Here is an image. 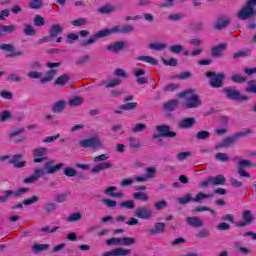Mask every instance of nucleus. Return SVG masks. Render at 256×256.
<instances>
[{
  "label": "nucleus",
  "instance_id": "f257e3e1",
  "mask_svg": "<svg viewBox=\"0 0 256 256\" xmlns=\"http://www.w3.org/2000/svg\"><path fill=\"white\" fill-rule=\"evenodd\" d=\"M180 99H183V107L184 109H197V107H201V99L199 96L193 92V90L184 91L178 94Z\"/></svg>",
  "mask_w": 256,
  "mask_h": 256
},
{
  "label": "nucleus",
  "instance_id": "f03ea898",
  "mask_svg": "<svg viewBox=\"0 0 256 256\" xmlns=\"http://www.w3.org/2000/svg\"><path fill=\"white\" fill-rule=\"evenodd\" d=\"M256 0H247L246 4L239 10L237 18L240 21L251 19L255 15Z\"/></svg>",
  "mask_w": 256,
  "mask_h": 256
},
{
  "label": "nucleus",
  "instance_id": "7ed1b4c3",
  "mask_svg": "<svg viewBox=\"0 0 256 256\" xmlns=\"http://www.w3.org/2000/svg\"><path fill=\"white\" fill-rule=\"evenodd\" d=\"M80 146L93 149L94 151H99V149H103V147H105V143L101 138L95 136L80 141Z\"/></svg>",
  "mask_w": 256,
  "mask_h": 256
},
{
  "label": "nucleus",
  "instance_id": "20e7f679",
  "mask_svg": "<svg viewBox=\"0 0 256 256\" xmlns=\"http://www.w3.org/2000/svg\"><path fill=\"white\" fill-rule=\"evenodd\" d=\"M135 243H137V239L133 237H113L106 240L107 245H115L116 247H129Z\"/></svg>",
  "mask_w": 256,
  "mask_h": 256
},
{
  "label": "nucleus",
  "instance_id": "39448f33",
  "mask_svg": "<svg viewBox=\"0 0 256 256\" xmlns=\"http://www.w3.org/2000/svg\"><path fill=\"white\" fill-rule=\"evenodd\" d=\"M206 77H210V85L214 88H219L223 85V80L225 79V75L223 73H206Z\"/></svg>",
  "mask_w": 256,
  "mask_h": 256
},
{
  "label": "nucleus",
  "instance_id": "423d86ee",
  "mask_svg": "<svg viewBox=\"0 0 256 256\" xmlns=\"http://www.w3.org/2000/svg\"><path fill=\"white\" fill-rule=\"evenodd\" d=\"M65 167V164L59 163L55 165V160H49L44 164V170L46 171V175H55L57 171H61Z\"/></svg>",
  "mask_w": 256,
  "mask_h": 256
},
{
  "label": "nucleus",
  "instance_id": "0eeeda50",
  "mask_svg": "<svg viewBox=\"0 0 256 256\" xmlns=\"http://www.w3.org/2000/svg\"><path fill=\"white\" fill-rule=\"evenodd\" d=\"M224 93L228 99H233L234 101H248L249 98L246 95H241L239 91L233 88H225Z\"/></svg>",
  "mask_w": 256,
  "mask_h": 256
},
{
  "label": "nucleus",
  "instance_id": "6e6552de",
  "mask_svg": "<svg viewBox=\"0 0 256 256\" xmlns=\"http://www.w3.org/2000/svg\"><path fill=\"white\" fill-rule=\"evenodd\" d=\"M59 63H51V62H48L46 64V67H48L49 70L46 74L45 77L41 78L40 79V82L41 83H49V81H53V77H55V74L57 73V70L55 68L59 67Z\"/></svg>",
  "mask_w": 256,
  "mask_h": 256
},
{
  "label": "nucleus",
  "instance_id": "1a4fd4ad",
  "mask_svg": "<svg viewBox=\"0 0 256 256\" xmlns=\"http://www.w3.org/2000/svg\"><path fill=\"white\" fill-rule=\"evenodd\" d=\"M0 49L2 51H7L9 57H23V51L15 50L13 44H1Z\"/></svg>",
  "mask_w": 256,
  "mask_h": 256
},
{
  "label": "nucleus",
  "instance_id": "9d476101",
  "mask_svg": "<svg viewBox=\"0 0 256 256\" xmlns=\"http://www.w3.org/2000/svg\"><path fill=\"white\" fill-rule=\"evenodd\" d=\"M49 154V150L47 148H36L33 150L34 163H43L45 161V157Z\"/></svg>",
  "mask_w": 256,
  "mask_h": 256
},
{
  "label": "nucleus",
  "instance_id": "9b49d317",
  "mask_svg": "<svg viewBox=\"0 0 256 256\" xmlns=\"http://www.w3.org/2000/svg\"><path fill=\"white\" fill-rule=\"evenodd\" d=\"M135 215L139 219H151L153 217V210L147 207H140L135 210Z\"/></svg>",
  "mask_w": 256,
  "mask_h": 256
},
{
  "label": "nucleus",
  "instance_id": "f8f14e48",
  "mask_svg": "<svg viewBox=\"0 0 256 256\" xmlns=\"http://www.w3.org/2000/svg\"><path fill=\"white\" fill-rule=\"evenodd\" d=\"M23 159V155L16 154V155H10V165H13L17 169H21L22 167H25V161L21 160Z\"/></svg>",
  "mask_w": 256,
  "mask_h": 256
},
{
  "label": "nucleus",
  "instance_id": "ddd939ff",
  "mask_svg": "<svg viewBox=\"0 0 256 256\" xmlns=\"http://www.w3.org/2000/svg\"><path fill=\"white\" fill-rule=\"evenodd\" d=\"M115 191H117V187L109 186L104 190V194L108 195L109 197H115L116 199H123V197H125V193H123V191Z\"/></svg>",
  "mask_w": 256,
  "mask_h": 256
},
{
  "label": "nucleus",
  "instance_id": "4468645a",
  "mask_svg": "<svg viewBox=\"0 0 256 256\" xmlns=\"http://www.w3.org/2000/svg\"><path fill=\"white\" fill-rule=\"evenodd\" d=\"M156 131L160 133L161 137H175V132L171 131V128L167 125L156 126Z\"/></svg>",
  "mask_w": 256,
  "mask_h": 256
},
{
  "label": "nucleus",
  "instance_id": "2eb2a0df",
  "mask_svg": "<svg viewBox=\"0 0 256 256\" xmlns=\"http://www.w3.org/2000/svg\"><path fill=\"white\" fill-rule=\"evenodd\" d=\"M7 196L14 199H19V197H23L25 193H29V188H20L16 191L13 190H6Z\"/></svg>",
  "mask_w": 256,
  "mask_h": 256
},
{
  "label": "nucleus",
  "instance_id": "dca6fc26",
  "mask_svg": "<svg viewBox=\"0 0 256 256\" xmlns=\"http://www.w3.org/2000/svg\"><path fill=\"white\" fill-rule=\"evenodd\" d=\"M231 23V18L229 16H220L215 24V29H225Z\"/></svg>",
  "mask_w": 256,
  "mask_h": 256
},
{
  "label": "nucleus",
  "instance_id": "f3484780",
  "mask_svg": "<svg viewBox=\"0 0 256 256\" xmlns=\"http://www.w3.org/2000/svg\"><path fill=\"white\" fill-rule=\"evenodd\" d=\"M150 235H159L160 233H165V223L157 222L154 224V228L148 230Z\"/></svg>",
  "mask_w": 256,
  "mask_h": 256
},
{
  "label": "nucleus",
  "instance_id": "a211bd4d",
  "mask_svg": "<svg viewBox=\"0 0 256 256\" xmlns=\"http://www.w3.org/2000/svg\"><path fill=\"white\" fill-rule=\"evenodd\" d=\"M15 29H17L15 24L0 26V37H5L9 33H15Z\"/></svg>",
  "mask_w": 256,
  "mask_h": 256
},
{
  "label": "nucleus",
  "instance_id": "6ab92c4d",
  "mask_svg": "<svg viewBox=\"0 0 256 256\" xmlns=\"http://www.w3.org/2000/svg\"><path fill=\"white\" fill-rule=\"evenodd\" d=\"M227 49V44H220L214 48H212V57H223V51Z\"/></svg>",
  "mask_w": 256,
  "mask_h": 256
},
{
  "label": "nucleus",
  "instance_id": "aec40b11",
  "mask_svg": "<svg viewBox=\"0 0 256 256\" xmlns=\"http://www.w3.org/2000/svg\"><path fill=\"white\" fill-rule=\"evenodd\" d=\"M125 47V42L120 41L116 42L114 44H111L107 47V51H111L112 53H119L120 51H123V48Z\"/></svg>",
  "mask_w": 256,
  "mask_h": 256
},
{
  "label": "nucleus",
  "instance_id": "412c9836",
  "mask_svg": "<svg viewBox=\"0 0 256 256\" xmlns=\"http://www.w3.org/2000/svg\"><path fill=\"white\" fill-rule=\"evenodd\" d=\"M186 223H188L190 227H195V228L203 227V220H201L198 217H188L186 218Z\"/></svg>",
  "mask_w": 256,
  "mask_h": 256
},
{
  "label": "nucleus",
  "instance_id": "4be33fe9",
  "mask_svg": "<svg viewBox=\"0 0 256 256\" xmlns=\"http://www.w3.org/2000/svg\"><path fill=\"white\" fill-rule=\"evenodd\" d=\"M111 167V163L102 162L91 168V173H101V171H105V169H109Z\"/></svg>",
  "mask_w": 256,
  "mask_h": 256
},
{
  "label": "nucleus",
  "instance_id": "5701e85b",
  "mask_svg": "<svg viewBox=\"0 0 256 256\" xmlns=\"http://www.w3.org/2000/svg\"><path fill=\"white\" fill-rule=\"evenodd\" d=\"M114 11H117V7H115L112 4H106L98 9V12L102 13V15H109L110 13H113Z\"/></svg>",
  "mask_w": 256,
  "mask_h": 256
},
{
  "label": "nucleus",
  "instance_id": "b1692460",
  "mask_svg": "<svg viewBox=\"0 0 256 256\" xmlns=\"http://www.w3.org/2000/svg\"><path fill=\"white\" fill-rule=\"evenodd\" d=\"M195 125V118H185L179 122L180 129H189Z\"/></svg>",
  "mask_w": 256,
  "mask_h": 256
},
{
  "label": "nucleus",
  "instance_id": "393cba45",
  "mask_svg": "<svg viewBox=\"0 0 256 256\" xmlns=\"http://www.w3.org/2000/svg\"><path fill=\"white\" fill-rule=\"evenodd\" d=\"M234 143H235V139L229 137V138L222 140L220 143H218L215 146V149L231 147V145H233Z\"/></svg>",
  "mask_w": 256,
  "mask_h": 256
},
{
  "label": "nucleus",
  "instance_id": "a878e982",
  "mask_svg": "<svg viewBox=\"0 0 256 256\" xmlns=\"http://www.w3.org/2000/svg\"><path fill=\"white\" fill-rule=\"evenodd\" d=\"M243 220L244 222H239L237 224L238 227H245L247 223H251V221H253V215L251 214V211H246L243 213Z\"/></svg>",
  "mask_w": 256,
  "mask_h": 256
},
{
  "label": "nucleus",
  "instance_id": "bb28decb",
  "mask_svg": "<svg viewBox=\"0 0 256 256\" xmlns=\"http://www.w3.org/2000/svg\"><path fill=\"white\" fill-rule=\"evenodd\" d=\"M137 61H143L144 63H149V65H158L159 61L151 56H139Z\"/></svg>",
  "mask_w": 256,
  "mask_h": 256
},
{
  "label": "nucleus",
  "instance_id": "cd10ccee",
  "mask_svg": "<svg viewBox=\"0 0 256 256\" xmlns=\"http://www.w3.org/2000/svg\"><path fill=\"white\" fill-rule=\"evenodd\" d=\"M51 247L49 244H34L31 249L34 253H41L42 251H47Z\"/></svg>",
  "mask_w": 256,
  "mask_h": 256
},
{
  "label": "nucleus",
  "instance_id": "c85d7f7f",
  "mask_svg": "<svg viewBox=\"0 0 256 256\" xmlns=\"http://www.w3.org/2000/svg\"><path fill=\"white\" fill-rule=\"evenodd\" d=\"M149 49H152V51H165V49H167V44L154 42L149 44Z\"/></svg>",
  "mask_w": 256,
  "mask_h": 256
},
{
  "label": "nucleus",
  "instance_id": "c756f323",
  "mask_svg": "<svg viewBox=\"0 0 256 256\" xmlns=\"http://www.w3.org/2000/svg\"><path fill=\"white\" fill-rule=\"evenodd\" d=\"M179 106V100H170L164 104L166 111H175Z\"/></svg>",
  "mask_w": 256,
  "mask_h": 256
},
{
  "label": "nucleus",
  "instance_id": "7c9ffc66",
  "mask_svg": "<svg viewBox=\"0 0 256 256\" xmlns=\"http://www.w3.org/2000/svg\"><path fill=\"white\" fill-rule=\"evenodd\" d=\"M63 31V27L59 24H54L50 30V37H58L60 33Z\"/></svg>",
  "mask_w": 256,
  "mask_h": 256
},
{
  "label": "nucleus",
  "instance_id": "2f4dec72",
  "mask_svg": "<svg viewBox=\"0 0 256 256\" xmlns=\"http://www.w3.org/2000/svg\"><path fill=\"white\" fill-rule=\"evenodd\" d=\"M115 256H128L132 253L131 249L118 247L114 249Z\"/></svg>",
  "mask_w": 256,
  "mask_h": 256
},
{
  "label": "nucleus",
  "instance_id": "473e14b6",
  "mask_svg": "<svg viewBox=\"0 0 256 256\" xmlns=\"http://www.w3.org/2000/svg\"><path fill=\"white\" fill-rule=\"evenodd\" d=\"M211 198H213V194H205L203 192H200L196 195L195 198L192 199V201H194V203H201L203 199H211Z\"/></svg>",
  "mask_w": 256,
  "mask_h": 256
},
{
  "label": "nucleus",
  "instance_id": "72a5a7b5",
  "mask_svg": "<svg viewBox=\"0 0 256 256\" xmlns=\"http://www.w3.org/2000/svg\"><path fill=\"white\" fill-rule=\"evenodd\" d=\"M196 211L197 213H203L205 211H208L209 213H211L212 217H217V212L207 206H199L198 208H196Z\"/></svg>",
  "mask_w": 256,
  "mask_h": 256
},
{
  "label": "nucleus",
  "instance_id": "f704fd0d",
  "mask_svg": "<svg viewBox=\"0 0 256 256\" xmlns=\"http://www.w3.org/2000/svg\"><path fill=\"white\" fill-rule=\"evenodd\" d=\"M82 104H83V99L79 96H74L69 101L70 107H79V105H82Z\"/></svg>",
  "mask_w": 256,
  "mask_h": 256
},
{
  "label": "nucleus",
  "instance_id": "c9c22d12",
  "mask_svg": "<svg viewBox=\"0 0 256 256\" xmlns=\"http://www.w3.org/2000/svg\"><path fill=\"white\" fill-rule=\"evenodd\" d=\"M7 81H10L11 83H21L23 78L16 73H12L7 76Z\"/></svg>",
  "mask_w": 256,
  "mask_h": 256
},
{
  "label": "nucleus",
  "instance_id": "e433bc0d",
  "mask_svg": "<svg viewBox=\"0 0 256 256\" xmlns=\"http://www.w3.org/2000/svg\"><path fill=\"white\" fill-rule=\"evenodd\" d=\"M155 167H148L146 168V174L144 175L146 180L149 181L151 179H154L155 173H156Z\"/></svg>",
  "mask_w": 256,
  "mask_h": 256
},
{
  "label": "nucleus",
  "instance_id": "4c0bfd02",
  "mask_svg": "<svg viewBox=\"0 0 256 256\" xmlns=\"http://www.w3.org/2000/svg\"><path fill=\"white\" fill-rule=\"evenodd\" d=\"M63 109H65V101L60 100L54 104V107H53L54 113H61Z\"/></svg>",
  "mask_w": 256,
  "mask_h": 256
},
{
  "label": "nucleus",
  "instance_id": "58836bf2",
  "mask_svg": "<svg viewBox=\"0 0 256 256\" xmlns=\"http://www.w3.org/2000/svg\"><path fill=\"white\" fill-rule=\"evenodd\" d=\"M145 129H147L146 124L138 123L131 128V131L132 133H141L142 131H145Z\"/></svg>",
  "mask_w": 256,
  "mask_h": 256
},
{
  "label": "nucleus",
  "instance_id": "ea45409f",
  "mask_svg": "<svg viewBox=\"0 0 256 256\" xmlns=\"http://www.w3.org/2000/svg\"><path fill=\"white\" fill-rule=\"evenodd\" d=\"M251 51L249 50H240L233 54V59H241V57H249Z\"/></svg>",
  "mask_w": 256,
  "mask_h": 256
},
{
  "label": "nucleus",
  "instance_id": "a19ab883",
  "mask_svg": "<svg viewBox=\"0 0 256 256\" xmlns=\"http://www.w3.org/2000/svg\"><path fill=\"white\" fill-rule=\"evenodd\" d=\"M190 77H191V72L185 71V72H181L178 75L171 76L170 79L185 80V79H190Z\"/></svg>",
  "mask_w": 256,
  "mask_h": 256
},
{
  "label": "nucleus",
  "instance_id": "79ce46f5",
  "mask_svg": "<svg viewBox=\"0 0 256 256\" xmlns=\"http://www.w3.org/2000/svg\"><path fill=\"white\" fill-rule=\"evenodd\" d=\"M237 165L238 169H244V167H253L255 164H253L251 160L242 159L238 161Z\"/></svg>",
  "mask_w": 256,
  "mask_h": 256
},
{
  "label": "nucleus",
  "instance_id": "37998d69",
  "mask_svg": "<svg viewBox=\"0 0 256 256\" xmlns=\"http://www.w3.org/2000/svg\"><path fill=\"white\" fill-rule=\"evenodd\" d=\"M226 179L223 175H218L216 177L212 176V183L213 185H224Z\"/></svg>",
  "mask_w": 256,
  "mask_h": 256
},
{
  "label": "nucleus",
  "instance_id": "c03bdc74",
  "mask_svg": "<svg viewBox=\"0 0 256 256\" xmlns=\"http://www.w3.org/2000/svg\"><path fill=\"white\" fill-rule=\"evenodd\" d=\"M28 7L30 9H41L43 7V0H32Z\"/></svg>",
  "mask_w": 256,
  "mask_h": 256
},
{
  "label": "nucleus",
  "instance_id": "a18cd8bd",
  "mask_svg": "<svg viewBox=\"0 0 256 256\" xmlns=\"http://www.w3.org/2000/svg\"><path fill=\"white\" fill-rule=\"evenodd\" d=\"M183 50H184V48H183V45H181V44L172 45L169 48V51L171 53H175L176 55H179V53H183Z\"/></svg>",
  "mask_w": 256,
  "mask_h": 256
},
{
  "label": "nucleus",
  "instance_id": "49530a36",
  "mask_svg": "<svg viewBox=\"0 0 256 256\" xmlns=\"http://www.w3.org/2000/svg\"><path fill=\"white\" fill-rule=\"evenodd\" d=\"M63 173L66 177H75V175H77V170L72 167H66L64 168Z\"/></svg>",
  "mask_w": 256,
  "mask_h": 256
},
{
  "label": "nucleus",
  "instance_id": "de8ad7c7",
  "mask_svg": "<svg viewBox=\"0 0 256 256\" xmlns=\"http://www.w3.org/2000/svg\"><path fill=\"white\" fill-rule=\"evenodd\" d=\"M210 235V232L209 230L207 229H202L200 231H198L196 234H195V237L197 239H207V237Z\"/></svg>",
  "mask_w": 256,
  "mask_h": 256
},
{
  "label": "nucleus",
  "instance_id": "09e8293b",
  "mask_svg": "<svg viewBox=\"0 0 256 256\" xmlns=\"http://www.w3.org/2000/svg\"><path fill=\"white\" fill-rule=\"evenodd\" d=\"M135 31V27L131 24H123L122 25V35H126L127 33H133Z\"/></svg>",
  "mask_w": 256,
  "mask_h": 256
},
{
  "label": "nucleus",
  "instance_id": "8fccbe9b",
  "mask_svg": "<svg viewBox=\"0 0 256 256\" xmlns=\"http://www.w3.org/2000/svg\"><path fill=\"white\" fill-rule=\"evenodd\" d=\"M120 207L124 209H135V201L133 200H127L122 203H120Z\"/></svg>",
  "mask_w": 256,
  "mask_h": 256
},
{
  "label": "nucleus",
  "instance_id": "3c124183",
  "mask_svg": "<svg viewBox=\"0 0 256 256\" xmlns=\"http://www.w3.org/2000/svg\"><path fill=\"white\" fill-rule=\"evenodd\" d=\"M133 198L139 201H149V196L143 192L134 193Z\"/></svg>",
  "mask_w": 256,
  "mask_h": 256
},
{
  "label": "nucleus",
  "instance_id": "603ef678",
  "mask_svg": "<svg viewBox=\"0 0 256 256\" xmlns=\"http://www.w3.org/2000/svg\"><path fill=\"white\" fill-rule=\"evenodd\" d=\"M101 203L105 205L106 207H109L110 209H113V207H117V201L111 200V199H102Z\"/></svg>",
  "mask_w": 256,
  "mask_h": 256
},
{
  "label": "nucleus",
  "instance_id": "864d4df0",
  "mask_svg": "<svg viewBox=\"0 0 256 256\" xmlns=\"http://www.w3.org/2000/svg\"><path fill=\"white\" fill-rule=\"evenodd\" d=\"M107 159H109V154H101V155H98V156H94L92 158V161L94 163H101V161H107Z\"/></svg>",
  "mask_w": 256,
  "mask_h": 256
},
{
  "label": "nucleus",
  "instance_id": "5fc2aeb1",
  "mask_svg": "<svg viewBox=\"0 0 256 256\" xmlns=\"http://www.w3.org/2000/svg\"><path fill=\"white\" fill-rule=\"evenodd\" d=\"M34 25H36V27H43L45 25V18L41 15H36L34 18Z\"/></svg>",
  "mask_w": 256,
  "mask_h": 256
},
{
  "label": "nucleus",
  "instance_id": "6e6d98bb",
  "mask_svg": "<svg viewBox=\"0 0 256 256\" xmlns=\"http://www.w3.org/2000/svg\"><path fill=\"white\" fill-rule=\"evenodd\" d=\"M81 217V213H73L68 216L67 221H69L70 223H74L75 221H79Z\"/></svg>",
  "mask_w": 256,
  "mask_h": 256
},
{
  "label": "nucleus",
  "instance_id": "4d7b16f0",
  "mask_svg": "<svg viewBox=\"0 0 256 256\" xmlns=\"http://www.w3.org/2000/svg\"><path fill=\"white\" fill-rule=\"evenodd\" d=\"M246 91L248 93H256V81L252 80L248 82V86L246 87Z\"/></svg>",
  "mask_w": 256,
  "mask_h": 256
},
{
  "label": "nucleus",
  "instance_id": "13d9d810",
  "mask_svg": "<svg viewBox=\"0 0 256 256\" xmlns=\"http://www.w3.org/2000/svg\"><path fill=\"white\" fill-rule=\"evenodd\" d=\"M11 117H13L11 115V112L5 110L0 114V121L3 123L5 121H9V119H11Z\"/></svg>",
  "mask_w": 256,
  "mask_h": 256
},
{
  "label": "nucleus",
  "instance_id": "bf43d9fd",
  "mask_svg": "<svg viewBox=\"0 0 256 256\" xmlns=\"http://www.w3.org/2000/svg\"><path fill=\"white\" fill-rule=\"evenodd\" d=\"M69 81V75L63 74L56 79V85H65Z\"/></svg>",
  "mask_w": 256,
  "mask_h": 256
},
{
  "label": "nucleus",
  "instance_id": "052dcab7",
  "mask_svg": "<svg viewBox=\"0 0 256 256\" xmlns=\"http://www.w3.org/2000/svg\"><path fill=\"white\" fill-rule=\"evenodd\" d=\"M24 34H26L27 36H33V35H35V28H33V26L32 25H26L25 27H24Z\"/></svg>",
  "mask_w": 256,
  "mask_h": 256
},
{
  "label": "nucleus",
  "instance_id": "680f3d73",
  "mask_svg": "<svg viewBox=\"0 0 256 256\" xmlns=\"http://www.w3.org/2000/svg\"><path fill=\"white\" fill-rule=\"evenodd\" d=\"M117 85H121V79H119V78H115V79H113L112 81L108 82V83L105 85V87H106L107 89H109V88L117 87Z\"/></svg>",
  "mask_w": 256,
  "mask_h": 256
},
{
  "label": "nucleus",
  "instance_id": "e2e57ef3",
  "mask_svg": "<svg viewBox=\"0 0 256 256\" xmlns=\"http://www.w3.org/2000/svg\"><path fill=\"white\" fill-rule=\"evenodd\" d=\"M231 81H233V83H245L247 81V78L241 75H233L231 77Z\"/></svg>",
  "mask_w": 256,
  "mask_h": 256
},
{
  "label": "nucleus",
  "instance_id": "0e129e2a",
  "mask_svg": "<svg viewBox=\"0 0 256 256\" xmlns=\"http://www.w3.org/2000/svg\"><path fill=\"white\" fill-rule=\"evenodd\" d=\"M215 159H217V161L225 163V161H229V155L220 152L215 155Z\"/></svg>",
  "mask_w": 256,
  "mask_h": 256
},
{
  "label": "nucleus",
  "instance_id": "69168bd1",
  "mask_svg": "<svg viewBox=\"0 0 256 256\" xmlns=\"http://www.w3.org/2000/svg\"><path fill=\"white\" fill-rule=\"evenodd\" d=\"M109 35H111V29L100 30L98 33H96L98 39H101L103 37H109Z\"/></svg>",
  "mask_w": 256,
  "mask_h": 256
},
{
  "label": "nucleus",
  "instance_id": "338daca9",
  "mask_svg": "<svg viewBox=\"0 0 256 256\" xmlns=\"http://www.w3.org/2000/svg\"><path fill=\"white\" fill-rule=\"evenodd\" d=\"M44 175H47L45 168H37L34 170V176H36L37 179H41V177H44Z\"/></svg>",
  "mask_w": 256,
  "mask_h": 256
},
{
  "label": "nucleus",
  "instance_id": "774afa93",
  "mask_svg": "<svg viewBox=\"0 0 256 256\" xmlns=\"http://www.w3.org/2000/svg\"><path fill=\"white\" fill-rule=\"evenodd\" d=\"M39 197L38 196H32L31 198H28L23 201V205H33V203H38Z\"/></svg>",
  "mask_w": 256,
  "mask_h": 256
}]
</instances>
